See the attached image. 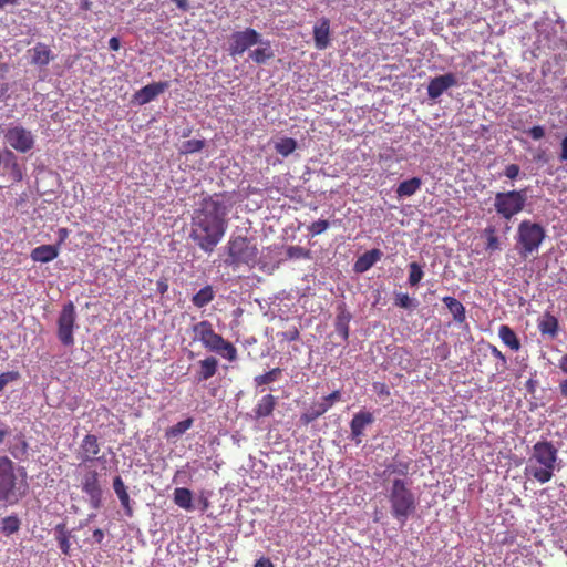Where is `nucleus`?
I'll return each mask as SVG.
<instances>
[{"instance_id": "nucleus-50", "label": "nucleus", "mask_w": 567, "mask_h": 567, "mask_svg": "<svg viewBox=\"0 0 567 567\" xmlns=\"http://www.w3.org/2000/svg\"><path fill=\"white\" fill-rule=\"evenodd\" d=\"M520 174V167L517 164H509L505 167L503 175L508 179H516Z\"/></svg>"}, {"instance_id": "nucleus-8", "label": "nucleus", "mask_w": 567, "mask_h": 567, "mask_svg": "<svg viewBox=\"0 0 567 567\" xmlns=\"http://www.w3.org/2000/svg\"><path fill=\"white\" fill-rule=\"evenodd\" d=\"M76 320L75 306L72 301H68L62 306L56 320V337L64 347H72L74 344V331L79 328Z\"/></svg>"}, {"instance_id": "nucleus-63", "label": "nucleus", "mask_w": 567, "mask_h": 567, "mask_svg": "<svg viewBox=\"0 0 567 567\" xmlns=\"http://www.w3.org/2000/svg\"><path fill=\"white\" fill-rule=\"evenodd\" d=\"M483 234L486 237V239L491 237H496V229L494 226H488L484 229Z\"/></svg>"}, {"instance_id": "nucleus-57", "label": "nucleus", "mask_w": 567, "mask_h": 567, "mask_svg": "<svg viewBox=\"0 0 567 567\" xmlns=\"http://www.w3.org/2000/svg\"><path fill=\"white\" fill-rule=\"evenodd\" d=\"M120 48H121L120 39L116 38V37H112L109 40V49L112 50V51H118Z\"/></svg>"}, {"instance_id": "nucleus-37", "label": "nucleus", "mask_w": 567, "mask_h": 567, "mask_svg": "<svg viewBox=\"0 0 567 567\" xmlns=\"http://www.w3.org/2000/svg\"><path fill=\"white\" fill-rule=\"evenodd\" d=\"M21 522L17 515H10L1 519V533L10 536L20 529Z\"/></svg>"}, {"instance_id": "nucleus-21", "label": "nucleus", "mask_w": 567, "mask_h": 567, "mask_svg": "<svg viewBox=\"0 0 567 567\" xmlns=\"http://www.w3.org/2000/svg\"><path fill=\"white\" fill-rule=\"evenodd\" d=\"M113 489L123 507L125 515L127 517H132L133 516L132 501L127 493V487L125 486V484L120 475H116L113 478Z\"/></svg>"}, {"instance_id": "nucleus-61", "label": "nucleus", "mask_w": 567, "mask_h": 567, "mask_svg": "<svg viewBox=\"0 0 567 567\" xmlns=\"http://www.w3.org/2000/svg\"><path fill=\"white\" fill-rule=\"evenodd\" d=\"M558 368L563 373L567 374V353L559 359Z\"/></svg>"}, {"instance_id": "nucleus-43", "label": "nucleus", "mask_w": 567, "mask_h": 567, "mask_svg": "<svg viewBox=\"0 0 567 567\" xmlns=\"http://www.w3.org/2000/svg\"><path fill=\"white\" fill-rule=\"evenodd\" d=\"M280 374H281V369L274 368L264 374L255 377L254 382L256 383V385L269 384V383L277 381L278 378L280 377Z\"/></svg>"}, {"instance_id": "nucleus-15", "label": "nucleus", "mask_w": 567, "mask_h": 567, "mask_svg": "<svg viewBox=\"0 0 567 567\" xmlns=\"http://www.w3.org/2000/svg\"><path fill=\"white\" fill-rule=\"evenodd\" d=\"M169 87V82L161 81L153 82L137 90L133 94L132 102L136 105H145L154 101L159 94L164 93Z\"/></svg>"}, {"instance_id": "nucleus-33", "label": "nucleus", "mask_w": 567, "mask_h": 567, "mask_svg": "<svg viewBox=\"0 0 567 567\" xmlns=\"http://www.w3.org/2000/svg\"><path fill=\"white\" fill-rule=\"evenodd\" d=\"M498 337L511 350L518 351L520 349V341L509 326L502 324L498 329Z\"/></svg>"}, {"instance_id": "nucleus-24", "label": "nucleus", "mask_w": 567, "mask_h": 567, "mask_svg": "<svg viewBox=\"0 0 567 567\" xmlns=\"http://www.w3.org/2000/svg\"><path fill=\"white\" fill-rule=\"evenodd\" d=\"M3 165L7 169H9V176L14 183H19L23 179V169L21 165L18 163V158L16 154L9 150H4V159Z\"/></svg>"}, {"instance_id": "nucleus-64", "label": "nucleus", "mask_w": 567, "mask_h": 567, "mask_svg": "<svg viewBox=\"0 0 567 567\" xmlns=\"http://www.w3.org/2000/svg\"><path fill=\"white\" fill-rule=\"evenodd\" d=\"M10 433H11V430L9 426L0 427V443H2L6 439V436H8Z\"/></svg>"}, {"instance_id": "nucleus-49", "label": "nucleus", "mask_w": 567, "mask_h": 567, "mask_svg": "<svg viewBox=\"0 0 567 567\" xmlns=\"http://www.w3.org/2000/svg\"><path fill=\"white\" fill-rule=\"evenodd\" d=\"M318 417H320V414L312 405L305 413L301 414L300 420L303 424H309V423L316 421Z\"/></svg>"}, {"instance_id": "nucleus-29", "label": "nucleus", "mask_w": 567, "mask_h": 567, "mask_svg": "<svg viewBox=\"0 0 567 567\" xmlns=\"http://www.w3.org/2000/svg\"><path fill=\"white\" fill-rule=\"evenodd\" d=\"M410 461L393 458L390 463L385 465V468L380 476L389 477L393 474L399 476H406L410 472Z\"/></svg>"}, {"instance_id": "nucleus-2", "label": "nucleus", "mask_w": 567, "mask_h": 567, "mask_svg": "<svg viewBox=\"0 0 567 567\" xmlns=\"http://www.w3.org/2000/svg\"><path fill=\"white\" fill-rule=\"evenodd\" d=\"M558 446L546 439L537 441L529 453L525 475L540 484L548 483L561 468Z\"/></svg>"}, {"instance_id": "nucleus-5", "label": "nucleus", "mask_w": 567, "mask_h": 567, "mask_svg": "<svg viewBox=\"0 0 567 567\" xmlns=\"http://www.w3.org/2000/svg\"><path fill=\"white\" fill-rule=\"evenodd\" d=\"M545 238L546 230L539 223L529 219L522 220L515 235V247L518 255L524 259L537 256Z\"/></svg>"}, {"instance_id": "nucleus-39", "label": "nucleus", "mask_w": 567, "mask_h": 567, "mask_svg": "<svg viewBox=\"0 0 567 567\" xmlns=\"http://www.w3.org/2000/svg\"><path fill=\"white\" fill-rule=\"evenodd\" d=\"M193 422L194 421L192 417H187L183 421L177 422L175 425L171 426L166 431V436L169 439L182 436L187 430H189L192 427Z\"/></svg>"}, {"instance_id": "nucleus-22", "label": "nucleus", "mask_w": 567, "mask_h": 567, "mask_svg": "<svg viewBox=\"0 0 567 567\" xmlns=\"http://www.w3.org/2000/svg\"><path fill=\"white\" fill-rule=\"evenodd\" d=\"M59 256V245H41L32 249L30 257L35 262L47 264Z\"/></svg>"}, {"instance_id": "nucleus-41", "label": "nucleus", "mask_w": 567, "mask_h": 567, "mask_svg": "<svg viewBox=\"0 0 567 567\" xmlns=\"http://www.w3.org/2000/svg\"><path fill=\"white\" fill-rule=\"evenodd\" d=\"M424 276V271L421 265L417 262H411L409 265V278L408 282L411 287H415L420 284Z\"/></svg>"}, {"instance_id": "nucleus-3", "label": "nucleus", "mask_w": 567, "mask_h": 567, "mask_svg": "<svg viewBox=\"0 0 567 567\" xmlns=\"http://www.w3.org/2000/svg\"><path fill=\"white\" fill-rule=\"evenodd\" d=\"M386 492L391 516L401 526H404L408 519L416 512L419 504L416 495L412 492L410 483L399 477L392 481Z\"/></svg>"}, {"instance_id": "nucleus-52", "label": "nucleus", "mask_w": 567, "mask_h": 567, "mask_svg": "<svg viewBox=\"0 0 567 567\" xmlns=\"http://www.w3.org/2000/svg\"><path fill=\"white\" fill-rule=\"evenodd\" d=\"M485 249L487 251H491V252L499 250L501 249V243H499L498 237L496 236V237L488 238L487 243H486Z\"/></svg>"}, {"instance_id": "nucleus-16", "label": "nucleus", "mask_w": 567, "mask_h": 567, "mask_svg": "<svg viewBox=\"0 0 567 567\" xmlns=\"http://www.w3.org/2000/svg\"><path fill=\"white\" fill-rule=\"evenodd\" d=\"M100 451L101 446L97 436L86 434L79 446L76 458L80 460L82 464H85L87 462H92Z\"/></svg>"}, {"instance_id": "nucleus-53", "label": "nucleus", "mask_w": 567, "mask_h": 567, "mask_svg": "<svg viewBox=\"0 0 567 567\" xmlns=\"http://www.w3.org/2000/svg\"><path fill=\"white\" fill-rule=\"evenodd\" d=\"M537 385H538V381L534 377H532L526 381L525 389H526L527 393L534 395L536 392Z\"/></svg>"}, {"instance_id": "nucleus-23", "label": "nucleus", "mask_w": 567, "mask_h": 567, "mask_svg": "<svg viewBox=\"0 0 567 567\" xmlns=\"http://www.w3.org/2000/svg\"><path fill=\"white\" fill-rule=\"evenodd\" d=\"M351 320L352 315L347 310L344 305H340L338 307V313L334 321V329L343 341L349 339V323Z\"/></svg>"}, {"instance_id": "nucleus-26", "label": "nucleus", "mask_w": 567, "mask_h": 567, "mask_svg": "<svg viewBox=\"0 0 567 567\" xmlns=\"http://www.w3.org/2000/svg\"><path fill=\"white\" fill-rule=\"evenodd\" d=\"M8 451L11 456L18 461H22L27 457L29 444L22 433H19L13 437V440L9 443Z\"/></svg>"}, {"instance_id": "nucleus-9", "label": "nucleus", "mask_w": 567, "mask_h": 567, "mask_svg": "<svg viewBox=\"0 0 567 567\" xmlns=\"http://www.w3.org/2000/svg\"><path fill=\"white\" fill-rule=\"evenodd\" d=\"M3 138L9 150L21 154L31 152L35 146V135L21 124H10L3 130Z\"/></svg>"}, {"instance_id": "nucleus-58", "label": "nucleus", "mask_w": 567, "mask_h": 567, "mask_svg": "<svg viewBox=\"0 0 567 567\" xmlns=\"http://www.w3.org/2000/svg\"><path fill=\"white\" fill-rule=\"evenodd\" d=\"M95 543L101 544L105 537L104 532L100 528L93 530L92 535Z\"/></svg>"}, {"instance_id": "nucleus-20", "label": "nucleus", "mask_w": 567, "mask_h": 567, "mask_svg": "<svg viewBox=\"0 0 567 567\" xmlns=\"http://www.w3.org/2000/svg\"><path fill=\"white\" fill-rule=\"evenodd\" d=\"M383 254L380 249L373 248L363 255H361L353 265V270L357 274L367 272L370 268H372L381 258Z\"/></svg>"}, {"instance_id": "nucleus-30", "label": "nucleus", "mask_w": 567, "mask_h": 567, "mask_svg": "<svg viewBox=\"0 0 567 567\" xmlns=\"http://www.w3.org/2000/svg\"><path fill=\"white\" fill-rule=\"evenodd\" d=\"M538 330L543 336L555 338L559 330L558 319L549 312H546L545 316L538 321Z\"/></svg>"}, {"instance_id": "nucleus-51", "label": "nucleus", "mask_w": 567, "mask_h": 567, "mask_svg": "<svg viewBox=\"0 0 567 567\" xmlns=\"http://www.w3.org/2000/svg\"><path fill=\"white\" fill-rule=\"evenodd\" d=\"M527 134L535 141L545 136V128L540 125H535L527 131Z\"/></svg>"}, {"instance_id": "nucleus-7", "label": "nucleus", "mask_w": 567, "mask_h": 567, "mask_svg": "<svg viewBox=\"0 0 567 567\" xmlns=\"http://www.w3.org/2000/svg\"><path fill=\"white\" fill-rule=\"evenodd\" d=\"M228 256L225 264L233 268L240 265L255 266L258 258V249L246 237L237 236L230 238L227 244Z\"/></svg>"}, {"instance_id": "nucleus-11", "label": "nucleus", "mask_w": 567, "mask_h": 567, "mask_svg": "<svg viewBox=\"0 0 567 567\" xmlns=\"http://www.w3.org/2000/svg\"><path fill=\"white\" fill-rule=\"evenodd\" d=\"M99 477L96 470L89 468L81 478L82 492L87 495L90 506L93 509H99L102 506L103 489Z\"/></svg>"}, {"instance_id": "nucleus-34", "label": "nucleus", "mask_w": 567, "mask_h": 567, "mask_svg": "<svg viewBox=\"0 0 567 567\" xmlns=\"http://www.w3.org/2000/svg\"><path fill=\"white\" fill-rule=\"evenodd\" d=\"M422 186V179L420 177H412L410 179L401 182L396 187L398 197H410L414 195Z\"/></svg>"}, {"instance_id": "nucleus-18", "label": "nucleus", "mask_w": 567, "mask_h": 567, "mask_svg": "<svg viewBox=\"0 0 567 567\" xmlns=\"http://www.w3.org/2000/svg\"><path fill=\"white\" fill-rule=\"evenodd\" d=\"M313 41L318 50H324L330 45V21L321 18L313 27Z\"/></svg>"}, {"instance_id": "nucleus-54", "label": "nucleus", "mask_w": 567, "mask_h": 567, "mask_svg": "<svg viewBox=\"0 0 567 567\" xmlns=\"http://www.w3.org/2000/svg\"><path fill=\"white\" fill-rule=\"evenodd\" d=\"M254 567H275V566L269 558L262 556L255 561Z\"/></svg>"}, {"instance_id": "nucleus-32", "label": "nucleus", "mask_w": 567, "mask_h": 567, "mask_svg": "<svg viewBox=\"0 0 567 567\" xmlns=\"http://www.w3.org/2000/svg\"><path fill=\"white\" fill-rule=\"evenodd\" d=\"M216 297V291L213 286L206 285L192 297V303L200 309L210 303Z\"/></svg>"}, {"instance_id": "nucleus-48", "label": "nucleus", "mask_w": 567, "mask_h": 567, "mask_svg": "<svg viewBox=\"0 0 567 567\" xmlns=\"http://www.w3.org/2000/svg\"><path fill=\"white\" fill-rule=\"evenodd\" d=\"M489 350H491V353L499 360L501 362V368L497 365L496 367V370L497 371H504L506 369V364H507V360H506V357L497 349L496 346H493V344H489L488 346Z\"/></svg>"}, {"instance_id": "nucleus-27", "label": "nucleus", "mask_w": 567, "mask_h": 567, "mask_svg": "<svg viewBox=\"0 0 567 567\" xmlns=\"http://www.w3.org/2000/svg\"><path fill=\"white\" fill-rule=\"evenodd\" d=\"M175 505L187 512L194 511L193 492L186 487H176L173 493Z\"/></svg>"}, {"instance_id": "nucleus-35", "label": "nucleus", "mask_w": 567, "mask_h": 567, "mask_svg": "<svg viewBox=\"0 0 567 567\" xmlns=\"http://www.w3.org/2000/svg\"><path fill=\"white\" fill-rule=\"evenodd\" d=\"M55 538L59 544V548L65 556H70L71 551V532L66 529L64 524H58L54 528Z\"/></svg>"}, {"instance_id": "nucleus-13", "label": "nucleus", "mask_w": 567, "mask_h": 567, "mask_svg": "<svg viewBox=\"0 0 567 567\" xmlns=\"http://www.w3.org/2000/svg\"><path fill=\"white\" fill-rule=\"evenodd\" d=\"M374 422V416L371 412L361 410L355 413L350 422V440L357 445L362 443L364 430Z\"/></svg>"}, {"instance_id": "nucleus-59", "label": "nucleus", "mask_w": 567, "mask_h": 567, "mask_svg": "<svg viewBox=\"0 0 567 567\" xmlns=\"http://www.w3.org/2000/svg\"><path fill=\"white\" fill-rule=\"evenodd\" d=\"M560 161H567V135L564 137L561 142V153L559 155Z\"/></svg>"}, {"instance_id": "nucleus-46", "label": "nucleus", "mask_w": 567, "mask_h": 567, "mask_svg": "<svg viewBox=\"0 0 567 567\" xmlns=\"http://www.w3.org/2000/svg\"><path fill=\"white\" fill-rule=\"evenodd\" d=\"M289 258L301 259L309 258L310 251L300 246H290L287 250Z\"/></svg>"}, {"instance_id": "nucleus-38", "label": "nucleus", "mask_w": 567, "mask_h": 567, "mask_svg": "<svg viewBox=\"0 0 567 567\" xmlns=\"http://www.w3.org/2000/svg\"><path fill=\"white\" fill-rule=\"evenodd\" d=\"M214 352L230 362H234L237 359V349L224 338L221 339V342L218 343V349L214 350Z\"/></svg>"}, {"instance_id": "nucleus-19", "label": "nucleus", "mask_w": 567, "mask_h": 567, "mask_svg": "<svg viewBox=\"0 0 567 567\" xmlns=\"http://www.w3.org/2000/svg\"><path fill=\"white\" fill-rule=\"evenodd\" d=\"M28 52L31 55V63L40 68L47 66L54 59L52 50L43 42H38Z\"/></svg>"}, {"instance_id": "nucleus-4", "label": "nucleus", "mask_w": 567, "mask_h": 567, "mask_svg": "<svg viewBox=\"0 0 567 567\" xmlns=\"http://www.w3.org/2000/svg\"><path fill=\"white\" fill-rule=\"evenodd\" d=\"M28 492V483L19 481L16 465L8 456H0V504L17 505Z\"/></svg>"}, {"instance_id": "nucleus-60", "label": "nucleus", "mask_w": 567, "mask_h": 567, "mask_svg": "<svg viewBox=\"0 0 567 567\" xmlns=\"http://www.w3.org/2000/svg\"><path fill=\"white\" fill-rule=\"evenodd\" d=\"M178 9L183 10V11H188L189 10V2L188 0H172Z\"/></svg>"}, {"instance_id": "nucleus-42", "label": "nucleus", "mask_w": 567, "mask_h": 567, "mask_svg": "<svg viewBox=\"0 0 567 567\" xmlns=\"http://www.w3.org/2000/svg\"><path fill=\"white\" fill-rule=\"evenodd\" d=\"M204 140H188L181 145L179 153L184 155L194 154L200 152L204 148Z\"/></svg>"}, {"instance_id": "nucleus-12", "label": "nucleus", "mask_w": 567, "mask_h": 567, "mask_svg": "<svg viewBox=\"0 0 567 567\" xmlns=\"http://www.w3.org/2000/svg\"><path fill=\"white\" fill-rule=\"evenodd\" d=\"M194 333L193 340L199 341L207 350L214 352L218 349V343L221 342L223 337L216 333L213 324L208 320H203L192 327Z\"/></svg>"}, {"instance_id": "nucleus-45", "label": "nucleus", "mask_w": 567, "mask_h": 567, "mask_svg": "<svg viewBox=\"0 0 567 567\" xmlns=\"http://www.w3.org/2000/svg\"><path fill=\"white\" fill-rule=\"evenodd\" d=\"M20 378V373L18 371H7L0 374V392L4 390V388Z\"/></svg>"}, {"instance_id": "nucleus-31", "label": "nucleus", "mask_w": 567, "mask_h": 567, "mask_svg": "<svg viewBox=\"0 0 567 567\" xmlns=\"http://www.w3.org/2000/svg\"><path fill=\"white\" fill-rule=\"evenodd\" d=\"M442 301L452 313L455 322L462 323L465 321L466 311L462 302H460L456 298L451 296L444 297Z\"/></svg>"}, {"instance_id": "nucleus-25", "label": "nucleus", "mask_w": 567, "mask_h": 567, "mask_svg": "<svg viewBox=\"0 0 567 567\" xmlns=\"http://www.w3.org/2000/svg\"><path fill=\"white\" fill-rule=\"evenodd\" d=\"M199 369L196 372L197 382L206 381L213 378L218 369V360L215 357H207L198 362Z\"/></svg>"}, {"instance_id": "nucleus-56", "label": "nucleus", "mask_w": 567, "mask_h": 567, "mask_svg": "<svg viewBox=\"0 0 567 567\" xmlns=\"http://www.w3.org/2000/svg\"><path fill=\"white\" fill-rule=\"evenodd\" d=\"M340 396H341V393H340V391L337 390V391H333L332 393H330L329 395H326L323 398V401L326 403H331V406H332L333 403L340 399Z\"/></svg>"}, {"instance_id": "nucleus-44", "label": "nucleus", "mask_w": 567, "mask_h": 567, "mask_svg": "<svg viewBox=\"0 0 567 567\" xmlns=\"http://www.w3.org/2000/svg\"><path fill=\"white\" fill-rule=\"evenodd\" d=\"M329 227L330 223L328 220L319 219L308 226V231L311 236H318L324 233Z\"/></svg>"}, {"instance_id": "nucleus-28", "label": "nucleus", "mask_w": 567, "mask_h": 567, "mask_svg": "<svg viewBox=\"0 0 567 567\" xmlns=\"http://www.w3.org/2000/svg\"><path fill=\"white\" fill-rule=\"evenodd\" d=\"M277 400L272 394L264 395L254 409L255 419L267 417L272 414Z\"/></svg>"}, {"instance_id": "nucleus-6", "label": "nucleus", "mask_w": 567, "mask_h": 567, "mask_svg": "<svg viewBox=\"0 0 567 567\" xmlns=\"http://www.w3.org/2000/svg\"><path fill=\"white\" fill-rule=\"evenodd\" d=\"M527 199V188L498 192L494 197V209L503 219L511 220L525 209Z\"/></svg>"}, {"instance_id": "nucleus-40", "label": "nucleus", "mask_w": 567, "mask_h": 567, "mask_svg": "<svg viewBox=\"0 0 567 567\" xmlns=\"http://www.w3.org/2000/svg\"><path fill=\"white\" fill-rule=\"evenodd\" d=\"M394 305L403 309L414 310L417 308L419 301L414 298H411L408 293L398 292L395 293Z\"/></svg>"}, {"instance_id": "nucleus-62", "label": "nucleus", "mask_w": 567, "mask_h": 567, "mask_svg": "<svg viewBox=\"0 0 567 567\" xmlns=\"http://www.w3.org/2000/svg\"><path fill=\"white\" fill-rule=\"evenodd\" d=\"M559 393L563 398H567V379H564L559 382Z\"/></svg>"}, {"instance_id": "nucleus-55", "label": "nucleus", "mask_w": 567, "mask_h": 567, "mask_svg": "<svg viewBox=\"0 0 567 567\" xmlns=\"http://www.w3.org/2000/svg\"><path fill=\"white\" fill-rule=\"evenodd\" d=\"M313 406L321 416L331 408V403H326L324 401H322V402L313 404Z\"/></svg>"}, {"instance_id": "nucleus-47", "label": "nucleus", "mask_w": 567, "mask_h": 567, "mask_svg": "<svg viewBox=\"0 0 567 567\" xmlns=\"http://www.w3.org/2000/svg\"><path fill=\"white\" fill-rule=\"evenodd\" d=\"M277 336L280 337L281 340H284V341H296L299 339L300 333H299L298 328L291 327L286 331L278 332Z\"/></svg>"}, {"instance_id": "nucleus-1", "label": "nucleus", "mask_w": 567, "mask_h": 567, "mask_svg": "<svg viewBox=\"0 0 567 567\" xmlns=\"http://www.w3.org/2000/svg\"><path fill=\"white\" fill-rule=\"evenodd\" d=\"M228 208L218 195L204 198L192 216L189 237L205 252L212 254L227 230Z\"/></svg>"}, {"instance_id": "nucleus-14", "label": "nucleus", "mask_w": 567, "mask_h": 567, "mask_svg": "<svg viewBox=\"0 0 567 567\" xmlns=\"http://www.w3.org/2000/svg\"><path fill=\"white\" fill-rule=\"evenodd\" d=\"M458 80L454 73H445L430 80L427 84V96L435 101L450 87L457 86Z\"/></svg>"}, {"instance_id": "nucleus-10", "label": "nucleus", "mask_w": 567, "mask_h": 567, "mask_svg": "<svg viewBox=\"0 0 567 567\" xmlns=\"http://www.w3.org/2000/svg\"><path fill=\"white\" fill-rule=\"evenodd\" d=\"M260 42V33L252 28L234 31L229 37L227 51L231 58L243 55Z\"/></svg>"}, {"instance_id": "nucleus-36", "label": "nucleus", "mask_w": 567, "mask_h": 567, "mask_svg": "<svg viewBox=\"0 0 567 567\" xmlns=\"http://www.w3.org/2000/svg\"><path fill=\"white\" fill-rule=\"evenodd\" d=\"M298 147V143L292 137H280L275 142L274 148L275 151L281 155L282 157H288L291 155Z\"/></svg>"}, {"instance_id": "nucleus-17", "label": "nucleus", "mask_w": 567, "mask_h": 567, "mask_svg": "<svg viewBox=\"0 0 567 567\" xmlns=\"http://www.w3.org/2000/svg\"><path fill=\"white\" fill-rule=\"evenodd\" d=\"M248 56L257 64L267 63L275 56L270 40L264 39L260 34V42L257 43V48L248 52Z\"/></svg>"}]
</instances>
